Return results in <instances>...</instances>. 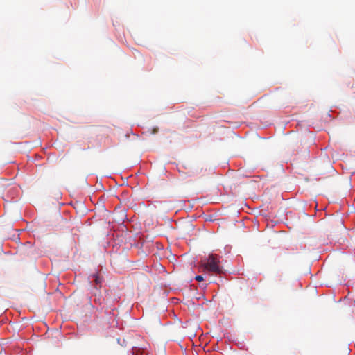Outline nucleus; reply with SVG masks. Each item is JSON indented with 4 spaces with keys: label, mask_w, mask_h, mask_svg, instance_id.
<instances>
[{
    "label": "nucleus",
    "mask_w": 355,
    "mask_h": 355,
    "mask_svg": "<svg viewBox=\"0 0 355 355\" xmlns=\"http://www.w3.org/2000/svg\"><path fill=\"white\" fill-rule=\"evenodd\" d=\"M204 270L211 272L215 275H221L223 273V268L220 265V257L217 254H209L202 263Z\"/></svg>",
    "instance_id": "nucleus-1"
},
{
    "label": "nucleus",
    "mask_w": 355,
    "mask_h": 355,
    "mask_svg": "<svg viewBox=\"0 0 355 355\" xmlns=\"http://www.w3.org/2000/svg\"><path fill=\"white\" fill-rule=\"evenodd\" d=\"M91 277L94 279L97 285L101 283V279L98 275H92Z\"/></svg>",
    "instance_id": "nucleus-2"
},
{
    "label": "nucleus",
    "mask_w": 355,
    "mask_h": 355,
    "mask_svg": "<svg viewBox=\"0 0 355 355\" xmlns=\"http://www.w3.org/2000/svg\"><path fill=\"white\" fill-rule=\"evenodd\" d=\"M195 279H196V281H198V282H201V281H202V280L204 279V277H203V276H202V275H196V276L195 277Z\"/></svg>",
    "instance_id": "nucleus-3"
},
{
    "label": "nucleus",
    "mask_w": 355,
    "mask_h": 355,
    "mask_svg": "<svg viewBox=\"0 0 355 355\" xmlns=\"http://www.w3.org/2000/svg\"><path fill=\"white\" fill-rule=\"evenodd\" d=\"M126 218V215L123 213L120 218L118 219V222L123 221V219Z\"/></svg>",
    "instance_id": "nucleus-4"
},
{
    "label": "nucleus",
    "mask_w": 355,
    "mask_h": 355,
    "mask_svg": "<svg viewBox=\"0 0 355 355\" xmlns=\"http://www.w3.org/2000/svg\"><path fill=\"white\" fill-rule=\"evenodd\" d=\"M117 340H118L119 344H120L121 345H125V340L123 338L122 339V343H120L121 342V339L120 338L118 339Z\"/></svg>",
    "instance_id": "nucleus-5"
},
{
    "label": "nucleus",
    "mask_w": 355,
    "mask_h": 355,
    "mask_svg": "<svg viewBox=\"0 0 355 355\" xmlns=\"http://www.w3.org/2000/svg\"><path fill=\"white\" fill-rule=\"evenodd\" d=\"M115 199H116V200H119L118 196H115L114 198H113V197H112V203H113V202H114V200H115Z\"/></svg>",
    "instance_id": "nucleus-6"
},
{
    "label": "nucleus",
    "mask_w": 355,
    "mask_h": 355,
    "mask_svg": "<svg viewBox=\"0 0 355 355\" xmlns=\"http://www.w3.org/2000/svg\"><path fill=\"white\" fill-rule=\"evenodd\" d=\"M118 208H119V205H116L114 210L116 211Z\"/></svg>",
    "instance_id": "nucleus-7"
}]
</instances>
